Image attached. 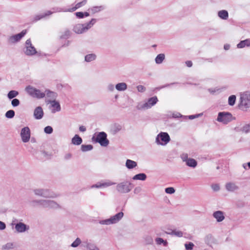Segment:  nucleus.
<instances>
[{"instance_id": "1", "label": "nucleus", "mask_w": 250, "mask_h": 250, "mask_svg": "<svg viewBox=\"0 0 250 250\" xmlns=\"http://www.w3.org/2000/svg\"><path fill=\"white\" fill-rule=\"evenodd\" d=\"M158 101L157 97L154 96L148 99L147 101L139 102L136 105L137 109L139 110H145L150 108L154 105Z\"/></svg>"}, {"instance_id": "2", "label": "nucleus", "mask_w": 250, "mask_h": 250, "mask_svg": "<svg viewBox=\"0 0 250 250\" xmlns=\"http://www.w3.org/2000/svg\"><path fill=\"white\" fill-rule=\"evenodd\" d=\"M124 215L122 211L119 212L115 215L111 216L109 218L100 221L99 223L101 225H110L118 223Z\"/></svg>"}, {"instance_id": "3", "label": "nucleus", "mask_w": 250, "mask_h": 250, "mask_svg": "<svg viewBox=\"0 0 250 250\" xmlns=\"http://www.w3.org/2000/svg\"><path fill=\"white\" fill-rule=\"evenodd\" d=\"M25 91L30 96L37 99H42L45 96V93L31 85L26 86Z\"/></svg>"}, {"instance_id": "4", "label": "nucleus", "mask_w": 250, "mask_h": 250, "mask_svg": "<svg viewBox=\"0 0 250 250\" xmlns=\"http://www.w3.org/2000/svg\"><path fill=\"white\" fill-rule=\"evenodd\" d=\"M170 141V137L167 132H161L156 136L155 143L158 145L166 146Z\"/></svg>"}, {"instance_id": "5", "label": "nucleus", "mask_w": 250, "mask_h": 250, "mask_svg": "<svg viewBox=\"0 0 250 250\" xmlns=\"http://www.w3.org/2000/svg\"><path fill=\"white\" fill-rule=\"evenodd\" d=\"M34 194L44 198H55L57 195L46 188H35L33 189Z\"/></svg>"}, {"instance_id": "6", "label": "nucleus", "mask_w": 250, "mask_h": 250, "mask_svg": "<svg viewBox=\"0 0 250 250\" xmlns=\"http://www.w3.org/2000/svg\"><path fill=\"white\" fill-rule=\"evenodd\" d=\"M92 140L98 143L102 146H107L109 144V141L107 139V135L104 132H101L97 134L96 137H92Z\"/></svg>"}, {"instance_id": "7", "label": "nucleus", "mask_w": 250, "mask_h": 250, "mask_svg": "<svg viewBox=\"0 0 250 250\" xmlns=\"http://www.w3.org/2000/svg\"><path fill=\"white\" fill-rule=\"evenodd\" d=\"M23 52L26 55L29 56H34L38 53L30 39L27 40L25 42Z\"/></svg>"}, {"instance_id": "8", "label": "nucleus", "mask_w": 250, "mask_h": 250, "mask_svg": "<svg viewBox=\"0 0 250 250\" xmlns=\"http://www.w3.org/2000/svg\"><path fill=\"white\" fill-rule=\"evenodd\" d=\"M131 183L128 181H124L117 184L116 190L121 193H126L131 190Z\"/></svg>"}, {"instance_id": "9", "label": "nucleus", "mask_w": 250, "mask_h": 250, "mask_svg": "<svg viewBox=\"0 0 250 250\" xmlns=\"http://www.w3.org/2000/svg\"><path fill=\"white\" fill-rule=\"evenodd\" d=\"M232 120V115L229 112H219L218 115L217 121L223 124H227Z\"/></svg>"}, {"instance_id": "10", "label": "nucleus", "mask_w": 250, "mask_h": 250, "mask_svg": "<svg viewBox=\"0 0 250 250\" xmlns=\"http://www.w3.org/2000/svg\"><path fill=\"white\" fill-rule=\"evenodd\" d=\"M240 104L245 108L250 107V92L246 91L240 94Z\"/></svg>"}, {"instance_id": "11", "label": "nucleus", "mask_w": 250, "mask_h": 250, "mask_svg": "<svg viewBox=\"0 0 250 250\" xmlns=\"http://www.w3.org/2000/svg\"><path fill=\"white\" fill-rule=\"evenodd\" d=\"M21 137L23 143L29 142L31 136V131L28 126L23 127L21 131Z\"/></svg>"}, {"instance_id": "12", "label": "nucleus", "mask_w": 250, "mask_h": 250, "mask_svg": "<svg viewBox=\"0 0 250 250\" xmlns=\"http://www.w3.org/2000/svg\"><path fill=\"white\" fill-rule=\"evenodd\" d=\"M26 33V30H23L20 33L10 36L8 38V42L10 43H15L20 41Z\"/></svg>"}, {"instance_id": "13", "label": "nucleus", "mask_w": 250, "mask_h": 250, "mask_svg": "<svg viewBox=\"0 0 250 250\" xmlns=\"http://www.w3.org/2000/svg\"><path fill=\"white\" fill-rule=\"evenodd\" d=\"M86 0H84L81 2H80L78 3H77L74 7H73L71 8L63 9L61 8H57V10L55 12H72L75 11L76 9L80 8L81 7L84 5L86 4Z\"/></svg>"}, {"instance_id": "14", "label": "nucleus", "mask_w": 250, "mask_h": 250, "mask_svg": "<svg viewBox=\"0 0 250 250\" xmlns=\"http://www.w3.org/2000/svg\"><path fill=\"white\" fill-rule=\"evenodd\" d=\"M42 207L44 208L57 209L61 208L56 202L50 200H43Z\"/></svg>"}, {"instance_id": "15", "label": "nucleus", "mask_w": 250, "mask_h": 250, "mask_svg": "<svg viewBox=\"0 0 250 250\" xmlns=\"http://www.w3.org/2000/svg\"><path fill=\"white\" fill-rule=\"evenodd\" d=\"M48 104H50V108L51 112L55 113L61 110V107L59 103L55 100H49Z\"/></svg>"}, {"instance_id": "16", "label": "nucleus", "mask_w": 250, "mask_h": 250, "mask_svg": "<svg viewBox=\"0 0 250 250\" xmlns=\"http://www.w3.org/2000/svg\"><path fill=\"white\" fill-rule=\"evenodd\" d=\"M225 213L221 210H217L214 211L212 214L213 217L217 222H221L225 218Z\"/></svg>"}, {"instance_id": "17", "label": "nucleus", "mask_w": 250, "mask_h": 250, "mask_svg": "<svg viewBox=\"0 0 250 250\" xmlns=\"http://www.w3.org/2000/svg\"><path fill=\"white\" fill-rule=\"evenodd\" d=\"M43 115L44 112L41 106H39L35 108L33 112V116L36 120L42 119Z\"/></svg>"}, {"instance_id": "18", "label": "nucleus", "mask_w": 250, "mask_h": 250, "mask_svg": "<svg viewBox=\"0 0 250 250\" xmlns=\"http://www.w3.org/2000/svg\"><path fill=\"white\" fill-rule=\"evenodd\" d=\"M83 246L87 250H100L96 244L89 242L87 240L83 242Z\"/></svg>"}, {"instance_id": "19", "label": "nucleus", "mask_w": 250, "mask_h": 250, "mask_svg": "<svg viewBox=\"0 0 250 250\" xmlns=\"http://www.w3.org/2000/svg\"><path fill=\"white\" fill-rule=\"evenodd\" d=\"M15 228L16 231L20 233L23 232L29 228L28 226L21 222L17 223Z\"/></svg>"}, {"instance_id": "20", "label": "nucleus", "mask_w": 250, "mask_h": 250, "mask_svg": "<svg viewBox=\"0 0 250 250\" xmlns=\"http://www.w3.org/2000/svg\"><path fill=\"white\" fill-rule=\"evenodd\" d=\"M54 12H51L50 11H47L44 13H42L35 15L33 20V21H37L43 18H45L47 16H49L52 14Z\"/></svg>"}, {"instance_id": "21", "label": "nucleus", "mask_w": 250, "mask_h": 250, "mask_svg": "<svg viewBox=\"0 0 250 250\" xmlns=\"http://www.w3.org/2000/svg\"><path fill=\"white\" fill-rule=\"evenodd\" d=\"M225 188L229 192H233L239 189V187L233 182H229L226 183Z\"/></svg>"}, {"instance_id": "22", "label": "nucleus", "mask_w": 250, "mask_h": 250, "mask_svg": "<svg viewBox=\"0 0 250 250\" xmlns=\"http://www.w3.org/2000/svg\"><path fill=\"white\" fill-rule=\"evenodd\" d=\"M44 93H45V96L47 98H49L48 100H46V102L48 103L49 100H55V99L57 97V94L56 93L51 91L49 90H46Z\"/></svg>"}, {"instance_id": "23", "label": "nucleus", "mask_w": 250, "mask_h": 250, "mask_svg": "<svg viewBox=\"0 0 250 250\" xmlns=\"http://www.w3.org/2000/svg\"><path fill=\"white\" fill-rule=\"evenodd\" d=\"M125 167L128 169H131L135 168L137 166L136 162L130 159H127L125 164Z\"/></svg>"}, {"instance_id": "24", "label": "nucleus", "mask_w": 250, "mask_h": 250, "mask_svg": "<svg viewBox=\"0 0 250 250\" xmlns=\"http://www.w3.org/2000/svg\"><path fill=\"white\" fill-rule=\"evenodd\" d=\"M73 31L77 34H82L85 32L83 24H77L73 28Z\"/></svg>"}, {"instance_id": "25", "label": "nucleus", "mask_w": 250, "mask_h": 250, "mask_svg": "<svg viewBox=\"0 0 250 250\" xmlns=\"http://www.w3.org/2000/svg\"><path fill=\"white\" fill-rule=\"evenodd\" d=\"M82 142V139L77 134L75 135L71 140V143L74 145L79 146L81 145Z\"/></svg>"}, {"instance_id": "26", "label": "nucleus", "mask_w": 250, "mask_h": 250, "mask_svg": "<svg viewBox=\"0 0 250 250\" xmlns=\"http://www.w3.org/2000/svg\"><path fill=\"white\" fill-rule=\"evenodd\" d=\"M246 46H250V39H247L246 40L241 41L237 45V47L238 48H243Z\"/></svg>"}, {"instance_id": "27", "label": "nucleus", "mask_w": 250, "mask_h": 250, "mask_svg": "<svg viewBox=\"0 0 250 250\" xmlns=\"http://www.w3.org/2000/svg\"><path fill=\"white\" fill-rule=\"evenodd\" d=\"M127 86L125 83H119L115 85V88L119 91H124L126 90Z\"/></svg>"}, {"instance_id": "28", "label": "nucleus", "mask_w": 250, "mask_h": 250, "mask_svg": "<svg viewBox=\"0 0 250 250\" xmlns=\"http://www.w3.org/2000/svg\"><path fill=\"white\" fill-rule=\"evenodd\" d=\"M146 175L144 173L136 174L132 177L133 180L145 181L146 179Z\"/></svg>"}, {"instance_id": "29", "label": "nucleus", "mask_w": 250, "mask_h": 250, "mask_svg": "<svg viewBox=\"0 0 250 250\" xmlns=\"http://www.w3.org/2000/svg\"><path fill=\"white\" fill-rule=\"evenodd\" d=\"M218 16L223 20H227L229 17V14L227 11L222 10L218 12Z\"/></svg>"}, {"instance_id": "30", "label": "nucleus", "mask_w": 250, "mask_h": 250, "mask_svg": "<svg viewBox=\"0 0 250 250\" xmlns=\"http://www.w3.org/2000/svg\"><path fill=\"white\" fill-rule=\"evenodd\" d=\"M165 59V55L164 54L161 53L158 54L155 58V61L157 64H161L163 62Z\"/></svg>"}, {"instance_id": "31", "label": "nucleus", "mask_w": 250, "mask_h": 250, "mask_svg": "<svg viewBox=\"0 0 250 250\" xmlns=\"http://www.w3.org/2000/svg\"><path fill=\"white\" fill-rule=\"evenodd\" d=\"M97 56L96 54L91 53L86 55L85 56L84 60L86 62H90L96 60Z\"/></svg>"}, {"instance_id": "32", "label": "nucleus", "mask_w": 250, "mask_h": 250, "mask_svg": "<svg viewBox=\"0 0 250 250\" xmlns=\"http://www.w3.org/2000/svg\"><path fill=\"white\" fill-rule=\"evenodd\" d=\"M186 165L191 167H195L197 166V163L196 161L193 158H189L186 162Z\"/></svg>"}, {"instance_id": "33", "label": "nucleus", "mask_w": 250, "mask_h": 250, "mask_svg": "<svg viewBox=\"0 0 250 250\" xmlns=\"http://www.w3.org/2000/svg\"><path fill=\"white\" fill-rule=\"evenodd\" d=\"M102 188H107L116 184L115 183L112 182L109 180L105 181H102Z\"/></svg>"}, {"instance_id": "34", "label": "nucleus", "mask_w": 250, "mask_h": 250, "mask_svg": "<svg viewBox=\"0 0 250 250\" xmlns=\"http://www.w3.org/2000/svg\"><path fill=\"white\" fill-rule=\"evenodd\" d=\"M96 22V19H92L88 23L85 24H83L84 25V29L85 32L87 31L89 29H90Z\"/></svg>"}, {"instance_id": "35", "label": "nucleus", "mask_w": 250, "mask_h": 250, "mask_svg": "<svg viewBox=\"0 0 250 250\" xmlns=\"http://www.w3.org/2000/svg\"><path fill=\"white\" fill-rule=\"evenodd\" d=\"M43 200H34L30 202L32 206L36 207L40 205L42 207Z\"/></svg>"}, {"instance_id": "36", "label": "nucleus", "mask_w": 250, "mask_h": 250, "mask_svg": "<svg viewBox=\"0 0 250 250\" xmlns=\"http://www.w3.org/2000/svg\"><path fill=\"white\" fill-rule=\"evenodd\" d=\"M167 233L171 235H175L179 237H182L183 235L182 231L178 230H173L171 232H168Z\"/></svg>"}, {"instance_id": "37", "label": "nucleus", "mask_w": 250, "mask_h": 250, "mask_svg": "<svg viewBox=\"0 0 250 250\" xmlns=\"http://www.w3.org/2000/svg\"><path fill=\"white\" fill-rule=\"evenodd\" d=\"M93 146L91 145H82L81 146V150L83 152H86L92 150Z\"/></svg>"}, {"instance_id": "38", "label": "nucleus", "mask_w": 250, "mask_h": 250, "mask_svg": "<svg viewBox=\"0 0 250 250\" xmlns=\"http://www.w3.org/2000/svg\"><path fill=\"white\" fill-rule=\"evenodd\" d=\"M19 94V92L16 90H11L7 94V97L9 99H12L16 96H17Z\"/></svg>"}, {"instance_id": "39", "label": "nucleus", "mask_w": 250, "mask_h": 250, "mask_svg": "<svg viewBox=\"0 0 250 250\" xmlns=\"http://www.w3.org/2000/svg\"><path fill=\"white\" fill-rule=\"evenodd\" d=\"M144 242L146 245L152 244L153 242V238L151 236L146 235L144 238Z\"/></svg>"}, {"instance_id": "40", "label": "nucleus", "mask_w": 250, "mask_h": 250, "mask_svg": "<svg viewBox=\"0 0 250 250\" xmlns=\"http://www.w3.org/2000/svg\"><path fill=\"white\" fill-rule=\"evenodd\" d=\"M236 101V96L234 95H231L229 97L228 99L229 104L230 106L233 105Z\"/></svg>"}, {"instance_id": "41", "label": "nucleus", "mask_w": 250, "mask_h": 250, "mask_svg": "<svg viewBox=\"0 0 250 250\" xmlns=\"http://www.w3.org/2000/svg\"><path fill=\"white\" fill-rule=\"evenodd\" d=\"M15 247L14 244L13 243H8L2 246V249L5 250H9Z\"/></svg>"}, {"instance_id": "42", "label": "nucleus", "mask_w": 250, "mask_h": 250, "mask_svg": "<svg viewBox=\"0 0 250 250\" xmlns=\"http://www.w3.org/2000/svg\"><path fill=\"white\" fill-rule=\"evenodd\" d=\"M103 9V7L102 6H100L92 7L90 9H89V10H90L92 12V13L94 14V13H96L101 11Z\"/></svg>"}, {"instance_id": "43", "label": "nucleus", "mask_w": 250, "mask_h": 250, "mask_svg": "<svg viewBox=\"0 0 250 250\" xmlns=\"http://www.w3.org/2000/svg\"><path fill=\"white\" fill-rule=\"evenodd\" d=\"M155 241L157 245H161L163 244L164 246H167V241L164 240L163 239L161 238H157L155 239Z\"/></svg>"}, {"instance_id": "44", "label": "nucleus", "mask_w": 250, "mask_h": 250, "mask_svg": "<svg viewBox=\"0 0 250 250\" xmlns=\"http://www.w3.org/2000/svg\"><path fill=\"white\" fill-rule=\"evenodd\" d=\"M82 241L79 238H77L71 244V246L73 248H77L81 243Z\"/></svg>"}, {"instance_id": "45", "label": "nucleus", "mask_w": 250, "mask_h": 250, "mask_svg": "<svg viewBox=\"0 0 250 250\" xmlns=\"http://www.w3.org/2000/svg\"><path fill=\"white\" fill-rule=\"evenodd\" d=\"M15 111L13 110H9L7 111L5 113V117L7 118L11 119L14 117Z\"/></svg>"}, {"instance_id": "46", "label": "nucleus", "mask_w": 250, "mask_h": 250, "mask_svg": "<svg viewBox=\"0 0 250 250\" xmlns=\"http://www.w3.org/2000/svg\"><path fill=\"white\" fill-rule=\"evenodd\" d=\"M70 36V31L69 30H66L64 31L62 34L61 36V38L62 39H67Z\"/></svg>"}, {"instance_id": "47", "label": "nucleus", "mask_w": 250, "mask_h": 250, "mask_svg": "<svg viewBox=\"0 0 250 250\" xmlns=\"http://www.w3.org/2000/svg\"><path fill=\"white\" fill-rule=\"evenodd\" d=\"M194 245L192 242H189L185 244V248L187 250H192L193 249Z\"/></svg>"}, {"instance_id": "48", "label": "nucleus", "mask_w": 250, "mask_h": 250, "mask_svg": "<svg viewBox=\"0 0 250 250\" xmlns=\"http://www.w3.org/2000/svg\"><path fill=\"white\" fill-rule=\"evenodd\" d=\"M53 131V128L51 126H47L44 128V131L46 134H51Z\"/></svg>"}, {"instance_id": "49", "label": "nucleus", "mask_w": 250, "mask_h": 250, "mask_svg": "<svg viewBox=\"0 0 250 250\" xmlns=\"http://www.w3.org/2000/svg\"><path fill=\"white\" fill-rule=\"evenodd\" d=\"M242 131L245 132V133H248L250 132V125H244L242 128Z\"/></svg>"}, {"instance_id": "50", "label": "nucleus", "mask_w": 250, "mask_h": 250, "mask_svg": "<svg viewBox=\"0 0 250 250\" xmlns=\"http://www.w3.org/2000/svg\"><path fill=\"white\" fill-rule=\"evenodd\" d=\"M122 127L120 125H116L113 127V130L114 133H117L121 130Z\"/></svg>"}, {"instance_id": "51", "label": "nucleus", "mask_w": 250, "mask_h": 250, "mask_svg": "<svg viewBox=\"0 0 250 250\" xmlns=\"http://www.w3.org/2000/svg\"><path fill=\"white\" fill-rule=\"evenodd\" d=\"M175 191L174 188L172 187L167 188L165 189V192L167 194H173Z\"/></svg>"}, {"instance_id": "52", "label": "nucleus", "mask_w": 250, "mask_h": 250, "mask_svg": "<svg viewBox=\"0 0 250 250\" xmlns=\"http://www.w3.org/2000/svg\"><path fill=\"white\" fill-rule=\"evenodd\" d=\"M180 157L182 161L185 162H186L189 159L187 153H183Z\"/></svg>"}, {"instance_id": "53", "label": "nucleus", "mask_w": 250, "mask_h": 250, "mask_svg": "<svg viewBox=\"0 0 250 250\" xmlns=\"http://www.w3.org/2000/svg\"><path fill=\"white\" fill-rule=\"evenodd\" d=\"M11 104L14 107L17 106L20 104V101L17 99H14L11 102Z\"/></svg>"}, {"instance_id": "54", "label": "nucleus", "mask_w": 250, "mask_h": 250, "mask_svg": "<svg viewBox=\"0 0 250 250\" xmlns=\"http://www.w3.org/2000/svg\"><path fill=\"white\" fill-rule=\"evenodd\" d=\"M115 86L112 83L108 84L107 86V89L108 91L112 92L114 91Z\"/></svg>"}, {"instance_id": "55", "label": "nucleus", "mask_w": 250, "mask_h": 250, "mask_svg": "<svg viewBox=\"0 0 250 250\" xmlns=\"http://www.w3.org/2000/svg\"><path fill=\"white\" fill-rule=\"evenodd\" d=\"M91 188H102L101 181L91 186Z\"/></svg>"}, {"instance_id": "56", "label": "nucleus", "mask_w": 250, "mask_h": 250, "mask_svg": "<svg viewBox=\"0 0 250 250\" xmlns=\"http://www.w3.org/2000/svg\"><path fill=\"white\" fill-rule=\"evenodd\" d=\"M137 90L139 92H143L145 91L146 88L142 85H139L137 87Z\"/></svg>"}, {"instance_id": "57", "label": "nucleus", "mask_w": 250, "mask_h": 250, "mask_svg": "<svg viewBox=\"0 0 250 250\" xmlns=\"http://www.w3.org/2000/svg\"><path fill=\"white\" fill-rule=\"evenodd\" d=\"M212 189L215 191H217L220 189V186L218 184H213L211 186Z\"/></svg>"}, {"instance_id": "58", "label": "nucleus", "mask_w": 250, "mask_h": 250, "mask_svg": "<svg viewBox=\"0 0 250 250\" xmlns=\"http://www.w3.org/2000/svg\"><path fill=\"white\" fill-rule=\"evenodd\" d=\"M142 191V188L140 187H137L134 189L135 194H138Z\"/></svg>"}, {"instance_id": "59", "label": "nucleus", "mask_w": 250, "mask_h": 250, "mask_svg": "<svg viewBox=\"0 0 250 250\" xmlns=\"http://www.w3.org/2000/svg\"><path fill=\"white\" fill-rule=\"evenodd\" d=\"M75 14L76 16L79 18H83L84 17V14L82 12H76Z\"/></svg>"}, {"instance_id": "60", "label": "nucleus", "mask_w": 250, "mask_h": 250, "mask_svg": "<svg viewBox=\"0 0 250 250\" xmlns=\"http://www.w3.org/2000/svg\"><path fill=\"white\" fill-rule=\"evenodd\" d=\"M72 154L70 153H68L65 154L64 156V158L65 160H68L71 158Z\"/></svg>"}, {"instance_id": "61", "label": "nucleus", "mask_w": 250, "mask_h": 250, "mask_svg": "<svg viewBox=\"0 0 250 250\" xmlns=\"http://www.w3.org/2000/svg\"><path fill=\"white\" fill-rule=\"evenodd\" d=\"M5 228L6 225L5 223L0 221V230H3Z\"/></svg>"}, {"instance_id": "62", "label": "nucleus", "mask_w": 250, "mask_h": 250, "mask_svg": "<svg viewBox=\"0 0 250 250\" xmlns=\"http://www.w3.org/2000/svg\"><path fill=\"white\" fill-rule=\"evenodd\" d=\"M200 116V114H196L195 115H190L188 116V119L190 120H192L193 119H195V118L199 117Z\"/></svg>"}, {"instance_id": "63", "label": "nucleus", "mask_w": 250, "mask_h": 250, "mask_svg": "<svg viewBox=\"0 0 250 250\" xmlns=\"http://www.w3.org/2000/svg\"><path fill=\"white\" fill-rule=\"evenodd\" d=\"M79 130L81 132H84L86 130V127L83 125L80 126L79 127Z\"/></svg>"}, {"instance_id": "64", "label": "nucleus", "mask_w": 250, "mask_h": 250, "mask_svg": "<svg viewBox=\"0 0 250 250\" xmlns=\"http://www.w3.org/2000/svg\"><path fill=\"white\" fill-rule=\"evenodd\" d=\"M187 66L190 67L192 65V62L191 61H188L186 62Z\"/></svg>"}]
</instances>
